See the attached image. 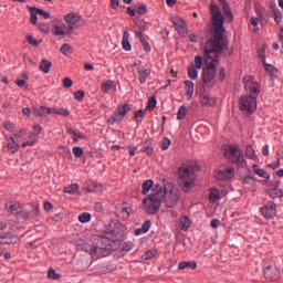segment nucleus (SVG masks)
<instances>
[{
	"label": "nucleus",
	"mask_w": 283,
	"mask_h": 283,
	"mask_svg": "<svg viewBox=\"0 0 283 283\" xmlns=\"http://www.w3.org/2000/svg\"><path fill=\"white\" fill-rule=\"evenodd\" d=\"M184 182L182 190L187 193L188 191H191L196 187V179H185L181 180Z\"/></svg>",
	"instance_id": "nucleus-28"
},
{
	"label": "nucleus",
	"mask_w": 283,
	"mask_h": 283,
	"mask_svg": "<svg viewBox=\"0 0 283 283\" xmlns=\"http://www.w3.org/2000/svg\"><path fill=\"white\" fill-rule=\"evenodd\" d=\"M60 52L62 54H64V56H67L69 54H72V45L65 43L62 44V46L60 48Z\"/></svg>",
	"instance_id": "nucleus-44"
},
{
	"label": "nucleus",
	"mask_w": 283,
	"mask_h": 283,
	"mask_svg": "<svg viewBox=\"0 0 283 283\" xmlns=\"http://www.w3.org/2000/svg\"><path fill=\"white\" fill-rule=\"evenodd\" d=\"M179 271H185V269H191V271H196L198 269V263L196 261H182L178 264Z\"/></svg>",
	"instance_id": "nucleus-21"
},
{
	"label": "nucleus",
	"mask_w": 283,
	"mask_h": 283,
	"mask_svg": "<svg viewBox=\"0 0 283 283\" xmlns=\"http://www.w3.org/2000/svg\"><path fill=\"white\" fill-rule=\"evenodd\" d=\"M53 36H65V29L61 25H54L52 29Z\"/></svg>",
	"instance_id": "nucleus-34"
},
{
	"label": "nucleus",
	"mask_w": 283,
	"mask_h": 283,
	"mask_svg": "<svg viewBox=\"0 0 283 283\" xmlns=\"http://www.w3.org/2000/svg\"><path fill=\"white\" fill-rule=\"evenodd\" d=\"M268 195L270 196V198H282L283 196V192H282V189L280 188H271L268 190Z\"/></svg>",
	"instance_id": "nucleus-32"
},
{
	"label": "nucleus",
	"mask_w": 283,
	"mask_h": 283,
	"mask_svg": "<svg viewBox=\"0 0 283 283\" xmlns=\"http://www.w3.org/2000/svg\"><path fill=\"white\" fill-rule=\"evenodd\" d=\"M151 229V221L146 220L140 228L135 230V235H144V233H148V231Z\"/></svg>",
	"instance_id": "nucleus-22"
},
{
	"label": "nucleus",
	"mask_w": 283,
	"mask_h": 283,
	"mask_svg": "<svg viewBox=\"0 0 283 283\" xmlns=\"http://www.w3.org/2000/svg\"><path fill=\"white\" fill-rule=\"evenodd\" d=\"M90 220H92V214H90V212H83L78 216V222L82 224H86Z\"/></svg>",
	"instance_id": "nucleus-42"
},
{
	"label": "nucleus",
	"mask_w": 283,
	"mask_h": 283,
	"mask_svg": "<svg viewBox=\"0 0 283 283\" xmlns=\"http://www.w3.org/2000/svg\"><path fill=\"white\" fill-rule=\"evenodd\" d=\"M103 94H107L108 90H112V82L107 81L101 84Z\"/></svg>",
	"instance_id": "nucleus-51"
},
{
	"label": "nucleus",
	"mask_w": 283,
	"mask_h": 283,
	"mask_svg": "<svg viewBox=\"0 0 283 283\" xmlns=\"http://www.w3.org/2000/svg\"><path fill=\"white\" fill-rule=\"evenodd\" d=\"M64 193H70V195L78 193V184H72L65 187Z\"/></svg>",
	"instance_id": "nucleus-40"
},
{
	"label": "nucleus",
	"mask_w": 283,
	"mask_h": 283,
	"mask_svg": "<svg viewBox=\"0 0 283 283\" xmlns=\"http://www.w3.org/2000/svg\"><path fill=\"white\" fill-rule=\"evenodd\" d=\"M185 116H187V106H180L177 113V119L184 120Z\"/></svg>",
	"instance_id": "nucleus-46"
},
{
	"label": "nucleus",
	"mask_w": 283,
	"mask_h": 283,
	"mask_svg": "<svg viewBox=\"0 0 283 283\" xmlns=\"http://www.w3.org/2000/svg\"><path fill=\"white\" fill-rule=\"evenodd\" d=\"M64 20L66 21V23H70V25H72V23H76V14L67 13L66 15H64Z\"/></svg>",
	"instance_id": "nucleus-49"
},
{
	"label": "nucleus",
	"mask_w": 283,
	"mask_h": 283,
	"mask_svg": "<svg viewBox=\"0 0 283 283\" xmlns=\"http://www.w3.org/2000/svg\"><path fill=\"white\" fill-rule=\"evenodd\" d=\"M163 200L168 209H174L180 202V190L168 182L163 187Z\"/></svg>",
	"instance_id": "nucleus-3"
},
{
	"label": "nucleus",
	"mask_w": 283,
	"mask_h": 283,
	"mask_svg": "<svg viewBox=\"0 0 283 283\" xmlns=\"http://www.w3.org/2000/svg\"><path fill=\"white\" fill-rule=\"evenodd\" d=\"M105 231L108 235H112V238H115V240H119V238H123V235H125V231H127V228H125V226H123L122 223L111 221L106 226Z\"/></svg>",
	"instance_id": "nucleus-10"
},
{
	"label": "nucleus",
	"mask_w": 283,
	"mask_h": 283,
	"mask_svg": "<svg viewBox=\"0 0 283 283\" xmlns=\"http://www.w3.org/2000/svg\"><path fill=\"white\" fill-rule=\"evenodd\" d=\"M239 107L243 114L252 116L258 109V97L254 95H244L239 99Z\"/></svg>",
	"instance_id": "nucleus-5"
},
{
	"label": "nucleus",
	"mask_w": 283,
	"mask_h": 283,
	"mask_svg": "<svg viewBox=\"0 0 283 283\" xmlns=\"http://www.w3.org/2000/svg\"><path fill=\"white\" fill-rule=\"evenodd\" d=\"M179 227L181 231H189V228L191 227V219L187 216L181 217L179 219Z\"/></svg>",
	"instance_id": "nucleus-24"
},
{
	"label": "nucleus",
	"mask_w": 283,
	"mask_h": 283,
	"mask_svg": "<svg viewBox=\"0 0 283 283\" xmlns=\"http://www.w3.org/2000/svg\"><path fill=\"white\" fill-rule=\"evenodd\" d=\"M29 12H31L30 22L32 23V25H36V21H38L36 14H39L36 12V7H29Z\"/></svg>",
	"instance_id": "nucleus-43"
},
{
	"label": "nucleus",
	"mask_w": 283,
	"mask_h": 283,
	"mask_svg": "<svg viewBox=\"0 0 283 283\" xmlns=\"http://www.w3.org/2000/svg\"><path fill=\"white\" fill-rule=\"evenodd\" d=\"M151 187H154V180H151V179L146 180V181L143 184V186H142V189H143L142 192H143V195H144V196H147V193H149Z\"/></svg>",
	"instance_id": "nucleus-33"
},
{
	"label": "nucleus",
	"mask_w": 283,
	"mask_h": 283,
	"mask_svg": "<svg viewBox=\"0 0 283 283\" xmlns=\"http://www.w3.org/2000/svg\"><path fill=\"white\" fill-rule=\"evenodd\" d=\"M27 42L29 45H33L34 48L39 45V42L32 35H27Z\"/></svg>",
	"instance_id": "nucleus-61"
},
{
	"label": "nucleus",
	"mask_w": 283,
	"mask_h": 283,
	"mask_svg": "<svg viewBox=\"0 0 283 283\" xmlns=\"http://www.w3.org/2000/svg\"><path fill=\"white\" fill-rule=\"evenodd\" d=\"M163 205V186L155 185L151 193L143 199V209L148 216H155Z\"/></svg>",
	"instance_id": "nucleus-2"
},
{
	"label": "nucleus",
	"mask_w": 283,
	"mask_h": 283,
	"mask_svg": "<svg viewBox=\"0 0 283 283\" xmlns=\"http://www.w3.org/2000/svg\"><path fill=\"white\" fill-rule=\"evenodd\" d=\"M171 22L180 36H187V22L181 17H172Z\"/></svg>",
	"instance_id": "nucleus-14"
},
{
	"label": "nucleus",
	"mask_w": 283,
	"mask_h": 283,
	"mask_svg": "<svg viewBox=\"0 0 283 283\" xmlns=\"http://www.w3.org/2000/svg\"><path fill=\"white\" fill-rule=\"evenodd\" d=\"M244 90L250 93V96H260V83L255 81L253 75L243 77Z\"/></svg>",
	"instance_id": "nucleus-9"
},
{
	"label": "nucleus",
	"mask_w": 283,
	"mask_h": 283,
	"mask_svg": "<svg viewBox=\"0 0 283 283\" xmlns=\"http://www.w3.org/2000/svg\"><path fill=\"white\" fill-rule=\"evenodd\" d=\"M245 157H248L250 160H258L255 149H253V146H251L250 144L245 146Z\"/></svg>",
	"instance_id": "nucleus-29"
},
{
	"label": "nucleus",
	"mask_w": 283,
	"mask_h": 283,
	"mask_svg": "<svg viewBox=\"0 0 283 283\" xmlns=\"http://www.w3.org/2000/svg\"><path fill=\"white\" fill-rule=\"evenodd\" d=\"M170 145H171V140L169 138H165L161 142V149H163V151H167V149H169Z\"/></svg>",
	"instance_id": "nucleus-59"
},
{
	"label": "nucleus",
	"mask_w": 283,
	"mask_h": 283,
	"mask_svg": "<svg viewBox=\"0 0 283 283\" xmlns=\"http://www.w3.org/2000/svg\"><path fill=\"white\" fill-rule=\"evenodd\" d=\"M35 12H38V14H40L41 17H43V19H50L52 17V14L43 9H39L35 7Z\"/></svg>",
	"instance_id": "nucleus-52"
},
{
	"label": "nucleus",
	"mask_w": 283,
	"mask_h": 283,
	"mask_svg": "<svg viewBox=\"0 0 283 283\" xmlns=\"http://www.w3.org/2000/svg\"><path fill=\"white\" fill-rule=\"evenodd\" d=\"M140 43L145 50V52H151V45H149V42L144 38V40H140Z\"/></svg>",
	"instance_id": "nucleus-63"
},
{
	"label": "nucleus",
	"mask_w": 283,
	"mask_h": 283,
	"mask_svg": "<svg viewBox=\"0 0 283 283\" xmlns=\"http://www.w3.org/2000/svg\"><path fill=\"white\" fill-rule=\"evenodd\" d=\"M273 19L275 23H282V13L277 10H273Z\"/></svg>",
	"instance_id": "nucleus-58"
},
{
	"label": "nucleus",
	"mask_w": 283,
	"mask_h": 283,
	"mask_svg": "<svg viewBox=\"0 0 283 283\" xmlns=\"http://www.w3.org/2000/svg\"><path fill=\"white\" fill-rule=\"evenodd\" d=\"M38 28L41 32H44V34H49L50 33V25L45 22H40L38 24Z\"/></svg>",
	"instance_id": "nucleus-50"
},
{
	"label": "nucleus",
	"mask_w": 283,
	"mask_h": 283,
	"mask_svg": "<svg viewBox=\"0 0 283 283\" xmlns=\"http://www.w3.org/2000/svg\"><path fill=\"white\" fill-rule=\"evenodd\" d=\"M48 277L49 280H61V274L56 273V271L51 268L48 271Z\"/></svg>",
	"instance_id": "nucleus-45"
},
{
	"label": "nucleus",
	"mask_w": 283,
	"mask_h": 283,
	"mask_svg": "<svg viewBox=\"0 0 283 283\" xmlns=\"http://www.w3.org/2000/svg\"><path fill=\"white\" fill-rule=\"evenodd\" d=\"M122 48L125 52H132V43H129V32L124 31L122 39Z\"/></svg>",
	"instance_id": "nucleus-23"
},
{
	"label": "nucleus",
	"mask_w": 283,
	"mask_h": 283,
	"mask_svg": "<svg viewBox=\"0 0 283 283\" xmlns=\"http://www.w3.org/2000/svg\"><path fill=\"white\" fill-rule=\"evenodd\" d=\"M6 209L7 211H9V213L17 216L19 214V209H21V203L20 202L7 203Z\"/></svg>",
	"instance_id": "nucleus-25"
},
{
	"label": "nucleus",
	"mask_w": 283,
	"mask_h": 283,
	"mask_svg": "<svg viewBox=\"0 0 283 283\" xmlns=\"http://www.w3.org/2000/svg\"><path fill=\"white\" fill-rule=\"evenodd\" d=\"M242 185H247L248 187H255V177H251L249 175L242 178Z\"/></svg>",
	"instance_id": "nucleus-36"
},
{
	"label": "nucleus",
	"mask_w": 283,
	"mask_h": 283,
	"mask_svg": "<svg viewBox=\"0 0 283 283\" xmlns=\"http://www.w3.org/2000/svg\"><path fill=\"white\" fill-rule=\"evenodd\" d=\"M258 55H259V59H260L261 63H263V65H266L265 50L264 49H260L258 51Z\"/></svg>",
	"instance_id": "nucleus-55"
},
{
	"label": "nucleus",
	"mask_w": 283,
	"mask_h": 283,
	"mask_svg": "<svg viewBox=\"0 0 283 283\" xmlns=\"http://www.w3.org/2000/svg\"><path fill=\"white\" fill-rule=\"evenodd\" d=\"M195 84L191 80L184 81V90L186 92V98L187 101H191L193 98V92H195Z\"/></svg>",
	"instance_id": "nucleus-17"
},
{
	"label": "nucleus",
	"mask_w": 283,
	"mask_h": 283,
	"mask_svg": "<svg viewBox=\"0 0 283 283\" xmlns=\"http://www.w3.org/2000/svg\"><path fill=\"white\" fill-rule=\"evenodd\" d=\"M120 213H122V218H125V219L129 218V207L123 206L120 208Z\"/></svg>",
	"instance_id": "nucleus-60"
},
{
	"label": "nucleus",
	"mask_w": 283,
	"mask_h": 283,
	"mask_svg": "<svg viewBox=\"0 0 283 283\" xmlns=\"http://www.w3.org/2000/svg\"><path fill=\"white\" fill-rule=\"evenodd\" d=\"M216 178L221 182L233 180V178H235V168L228 167V168H224L223 170H219L216 175Z\"/></svg>",
	"instance_id": "nucleus-13"
},
{
	"label": "nucleus",
	"mask_w": 283,
	"mask_h": 283,
	"mask_svg": "<svg viewBox=\"0 0 283 283\" xmlns=\"http://www.w3.org/2000/svg\"><path fill=\"white\" fill-rule=\"evenodd\" d=\"M132 249H134V242H132V241L124 242L122 245V251H124L125 253H129V251H132Z\"/></svg>",
	"instance_id": "nucleus-48"
},
{
	"label": "nucleus",
	"mask_w": 283,
	"mask_h": 283,
	"mask_svg": "<svg viewBox=\"0 0 283 283\" xmlns=\"http://www.w3.org/2000/svg\"><path fill=\"white\" fill-rule=\"evenodd\" d=\"M224 158H227L229 163H232V165L242 166L245 163L242 151L235 146H230L229 149L224 151Z\"/></svg>",
	"instance_id": "nucleus-7"
},
{
	"label": "nucleus",
	"mask_w": 283,
	"mask_h": 283,
	"mask_svg": "<svg viewBox=\"0 0 283 283\" xmlns=\"http://www.w3.org/2000/svg\"><path fill=\"white\" fill-rule=\"evenodd\" d=\"M196 171H200V166L198 165H185L182 164L179 169V180H193L196 179Z\"/></svg>",
	"instance_id": "nucleus-8"
},
{
	"label": "nucleus",
	"mask_w": 283,
	"mask_h": 283,
	"mask_svg": "<svg viewBox=\"0 0 283 283\" xmlns=\"http://www.w3.org/2000/svg\"><path fill=\"white\" fill-rule=\"evenodd\" d=\"M77 249L78 251H84V253H88L92 260L105 258V254H103V248H99L92 241L80 240L77 242Z\"/></svg>",
	"instance_id": "nucleus-4"
},
{
	"label": "nucleus",
	"mask_w": 283,
	"mask_h": 283,
	"mask_svg": "<svg viewBox=\"0 0 283 283\" xmlns=\"http://www.w3.org/2000/svg\"><path fill=\"white\" fill-rule=\"evenodd\" d=\"M226 78H227V70L224 69V66H221L219 69L218 80L220 81V83H224Z\"/></svg>",
	"instance_id": "nucleus-47"
},
{
	"label": "nucleus",
	"mask_w": 283,
	"mask_h": 283,
	"mask_svg": "<svg viewBox=\"0 0 283 283\" xmlns=\"http://www.w3.org/2000/svg\"><path fill=\"white\" fill-rule=\"evenodd\" d=\"M264 70L270 74L271 76H277V69L273 64H269L265 62Z\"/></svg>",
	"instance_id": "nucleus-35"
},
{
	"label": "nucleus",
	"mask_w": 283,
	"mask_h": 283,
	"mask_svg": "<svg viewBox=\"0 0 283 283\" xmlns=\"http://www.w3.org/2000/svg\"><path fill=\"white\" fill-rule=\"evenodd\" d=\"M19 237L13 234L12 232H8L7 234L0 235V244H17Z\"/></svg>",
	"instance_id": "nucleus-16"
},
{
	"label": "nucleus",
	"mask_w": 283,
	"mask_h": 283,
	"mask_svg": "<svg viewBox=\"0 0 283 283\" xmlns=\"http://www.w3.org/2000/svg\"><path fill=\"white\" fill-rule=\"evenodd\" d=\"M198 69H196V66H188V76L189 78H191V81H196V78H198Z\"/></svg>",
	"instance_id": "nucleus-39"
},
{
	"label": "nucleus",
	"mask_w": 283,
	"mask_h": 283,
	"mask_svg": "<svg viewBox=\"0 0 283 283\" xmlns=\"http://www.w3.org/2000/svg\"><path fill=\"white\" fill-rule=\"evenodd\" d=\"M252 171L259 176V178H264V180H271V175L266 170L260 168L256 164L252 166Z\"/></svg>",
	"instance_id": "nucleus-19"
},
{
	"label": "nucleus",
	"mask_w": 283,
	"mask_h": 283,
	"mask_svg": "<svg viewBox=\"0 0 283 283\" xmlns=\"http://www.w3.org/2000/svg\"><path fill=\"white\" fill-rule=\"evenodd\" d=\"M72 84H73L72 78L64 77L63 85H64V87H66V90H70V87H72Z\"/></svg>",
	"instance_id": "nucleus-64"
},
{
	"label": "nucleus",
	"mask_w": 283,
	"mask_h": 283,
	"mask_svg": "<svg viewBox=\"0 0 283 283\" xmlns=\"http://www.w3.org/2000/svg\"><path fill=\"white\" fill-rule=\"evenodd\" d=\"M203 63H205V59L202 57V55H197L195 56V64H191V66L197 70H202Z\"/></svg>",
	"instance_id": "nucleus-37"
},
{
	"label": "nucleus",
	"mask_w": 283,
	"mask_h": 283,
	"mask_svg": "<svg viewBox=\"0 0 283 283\" xmlns=\"http://www.w3.org/2000/svg\"><path fill=\"white\" fill-rule=\"evenodd\" d=\"M219 1L223 8V13L227 21L229 22L233 21V13L231 12V8L229 7V3H227V0H219Z\"/></svg>",
	"instance_id": "nucleus-20"
},
{
	"label": "nucleus",
	"mask_w": 283,
	"mask_h": 283,
	"mask_svg": "<svg viewBox=\"0 0 283 283\" xmlns=\"http://www.w3.org/2000/svg\"><path fill=\"white\" fill-rule=\"evenodd\" d=\"M150 145L151 140L148 139L145 142V146L143 147V151H145L147 156H154V148Z\"/></svg>",
	"instance_id": "nucleus-41"
},
{
	"label": "nucleus",
	"mask_w": 283,
	"mask_h": 283,
	"mask_svg": "<svg viewBox=\"0 0 283 283\" xmlns=\"http://www.w3.org/2000/svg\"><path fill=\"white\" fill-rule=\"evenodd\" d=\"M210 202H218L220 200V190L218 188H211L209 190Z\"/></svg>",
	"instance_id": "nucleus-30"
},
{
	"label": "nucleus",
	"mask_w": 283,
	"mask_h": 283,
	"mask_svg": "<svg viewBox=\"0 0 283 283\" xmlns=\"http://www.w3.org/2000/svg\"><path fill=\"white\" fill-rule=\"evenodd\" d=\"M73 142L74 143H78V139L81 138L82 140H85V137L81 132H75L74 135H73Z\"/></svg>",
	"instance_id": "nucleus-62"
},
{
	"label": "nucleus",
	"mask_w": 283,
	"mask_h": 283,
	"mask_svg": "<svg viewBox=\"0 0 283 283\" xmlns=\"http://www.w3.org/2000/svg\"><path fill=\"white\" fill-rule=\"evenodd\" d=\"M75 101H83L85 98V92L83 90H78L74 93Z\"/></svg>",
	"instance_id": "nucleus-54"
},
{
	"label": "nucleus",
	"mask_w": 283,
	"mask_h": 283,
	"mask_svg": "<svg viewBox=\"0 0 283 283\" xmlns=\"http://www.w3.org/2000/svg\"><path fill=\"white\" fill-rule=\"evenodd\" d=\"M137 14H147V4L139 3L137 8Z\"/></svg>",
	"instance_id": "nucleus-57"
},
{
	"label": "nucleus",
	"mask_w": 283,
	"mask_h": 283,
	"mask_svg": "<svg viewBox=\"0 0 283 283\" xmlns=\"http://www.w3.org/2000/svg\"><path fill=\"white\" fill-rule=\"evenodd\" d=\"M137 73L139 76L140 85H144V83H147V78H149L151 76V69H146L145 66H139L137 69Z\"/></svg>",
	"instance_id": "nucleus-15"
},
{
	"label": "nucleus",
	"mask_w": 283,
	"mask_h": 283,
	"mask_svg": "<svg viewBox=\"0 0 283 283\" xmlns=\"http://www.w3.org/2000/svg\"><path fill=\"white\" fill-rule=\"evenodd\" d=\"M83 154L84 151L82 147H78V146L73 147V156H75L76 158H81Z\"/></svg>",
	"instance_id": "nucleus-53"
},
{
	"label": "nucleus",
	"mask_w": 283,
	"mask_h": 283,
	"mask_svg": "<svg viewBox=\"0 0 283 283\" xmlns=\"http://www.w3.org/2000/svg\"><path fill=\"white\" fill-rule=\"evenodd\" d=\"M53 114H56L57 116H70V111L63 107H53Z\"/></svg>",
	"instance_id": "nucleus-38"
},
{
	"label": "nucleus",
	"mask_w": 283,
	"mask_h": 283,
	"mask_svg": "<svg viewBox=\"0 0 283 283\" xmlns=\"http://www.w3.org/2000/svg\"><path fill=\"white\" fill-rule=\"evenodd\" d=\"M212 39L208 40L203 48L205 63L201 81L205 85L211 83L218 74V62L224 46V17L218 6L211 4Z\"/></svg>",
	"instance_id": "nucleus-1"
},
{
	"label": "nucleus",
	"mask_w": 283,
	"mask_h": 283,
	"mask_svg": "<svg viewBox=\"0 0 283 283\" xmlns=\"http://www.w3.org/2000/svg\"><path fill=\"white\" fill-rule=\"evenodd\" d=\"M31 220H39L41 218V209L39 208V205L32 206V211L30 212Z\"/></svg>",
	"instance_id": "nucleus-31"
},
{
	"label": "nucleus",
	"mask_w": 283,
	"mask_h": 283,
	"mask_svg": "<svg viewBox=\"0 0 283 283\" xmlns=\"http://www.w3.org/2000/svg\"><path fill=\"white\" fill-rule=\"evenodd\" d=\"M34 112L36 116H41V118H44V116H49V114H53V107L48 108L45 106H41L40 108H34Z\"/></svg>",
	"instance_id": "nucleus-26"
},
{
	"label": "nucleus",
	"mask_w": 283,
	"mask_h": 283,
	"mask_svg": "<svg viewBox=\"0 0 283 283\" xmlns=\"http://www.w3.org/2000/svg\"><path fill=\"white\" fill-rule=\"evenodd\" d=\"M6 140L8 142L7 148L10 154H17L19 151V144L14 140V137H10L8 135L4 136Z\"/></svg>",
	"instance_id": "nucleus-18"
},
{
	"label": "nucleus",
	"mask_w": 283,
	"mask_h": 283,
	"mask_svg": "<svg viewBox=\"0 0 283 283\" xmlns=\"http://www.w3.org/2000/svg\"><path fill=\"white\" fill-rule=\"evenodd\" d=\"M263 275L265 280H271L272 282H277L282 277L280 268L273 261H264L263 263Z\"/></svg>",
	"instance_id": "nucleus-6"
},
{
	"label": "nucleus",
	"mask_w": 283,
	"mask_h": 283,
	"mask_svg": "<svg viewBox=\"0 0 283 283\" xmlns=\"http://www.w3.org/2000/svg\"><path fill=\"white\" fill-rule=\"evenodd\" d=\"M4 129H7V132H11L14 133V129H17V126L14 125V123L11 122H6L3 124Z\"/></svg>",
	"instance_id": "nucleus-56"
},
{
	"label": "nucleus",
	"mask_w": 283,
	"mask_h": 283,
	"mask_svg": "<svg viewBox=\"0 0 283 283\" xmlns=\"http://www.w3.org/2000/svg\"><path fill=\"white\" fill-rule=\"evenodd\" d=\"M129 112H132V106L129 104L118 106L117 112L107 119V123H109V125H115V123H123V119L125 116H127V114H129Z\"/></svg>",
	"instance_id": "nucleus-11"
},
{
	"label": "nucleus",
	"mask_w": 283,
	"mask_h": 283,
	"mask_svg": "<svg viewBox=\"0 0 283 283\" xmlns=\"http://www.w3.org/2000/svg\"><path fill=\"white\" fill-rule=\"evenodd\" d=\"M52 67V62L50 60L42 59L40 63V72L43 74H50V70Z\"/></svg>",
	"instance_id": "nucleus-27"
},
{
	"label": "nucleus",
	"mask_w": 283,
	"mask_h": 283,
	"mask_svg": "<svg viewBox=\"0 0 283 283\" xmlns=\"http://www.w3.org/2000/svg\"><path fill=\"white\" fill-rule=\"evenodd\" d=\"M260 211L265 220H273L277 216V205H275V201H268L265 206L261 207Z\"/></svg>",
	"instance_id": "nucleus-12"
}]
</instances>
